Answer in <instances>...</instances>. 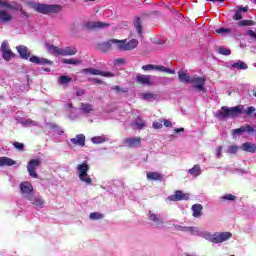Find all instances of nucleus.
I'll list each match as a JSON object with an SVG mask.
<instances>
[{"label": "nucleus", "mask_w": 256, "mask_h": 256, "mask_svg": "<svg viewBox=\"0 0 256 256\" xmlns=\"http://www.w3.org/2000/svg\"><path fill=\"white\" fill-rule=\"evenodd\" d=\"M115 46L119 51H132V49H135L137 45H139V41L137 39H132L127 42V40H118L114 41Z\"/></svg>", "instance_id": "5"}, {"label": "nucleus", "mask_w": 256, "mask_h": 256, "mask_svg": "<svg viewBox=\"0 0 256 256\" xmlns=\"http://www.w3.org/2000/svg\"><path fill=\"white\" fill-rule=\"evenodd\" d=\"M131 125H132V127H134V129H144L145 121H143L141 118H138L137 120L132 122Z\"/></svg>", "instance_id": "39"}, {"label": "nucleus", "mask_w": 256, "mask_h": 256, "mask_svg": "<svg viewBox=\"0 0 256 256\" xmlns=\"http://www.w3.org/2000/svg\"><path fill=\"white\" fill-rule=\"evenodd\" d=\"M247 11H249V7H247V6L238 7V10L236 11L235 15L233 16V19L235 21H241V19H243V14H241V13H247Z\"/></svg>", "instance_id": "28"}, {"label": "nucleus", "mask_w": 256, "mask_h": 256, "mask_svg": "<svg viewBox=\"0 0 256 256\" xmlns=\"http://www.w3.org/2000/svg\"><path fill=\"white\" fill-rule=\"evenodd\" d=\"M178 77H179L181 83H191V78L193 76H189V75H187V73L185 71L181 70L178 72Z\"/></svg>", "instance_id": "34"}, {"label": "nucleus", "mask_w": 256, "mask_h": 256, "mask_svg": "<svg viewBox=\"0 0 256 256\" xmlns=\"http://www.w3.org/2000/svg\"><path fill=\"white\" fill-rule=\"evenodd\" d=\"M16 49L22 59H29V57H31V52H29L26 46L20 45L17 46Z\"/></svg>", "instance_id": "24"}, {"label": "nucleus", "mask_w": 256, "mask_h": 256, "mask_svg": "<svg viewBox=\"0 0 256 256\" xmlns=\"http://www.w3.org/2000/svg\"><path fill=\"white\" fill-rule=\"evenodd\" d=\"M41 165L40 159H31L27 165V171L30 175V177H33L34 179H37V167Z\"/></svg>", "instance_id": "9"}, {"label": "nucleus", "mask_w": 256, "mask_h": 256, "mask_svg": "<svg viewBox=\"0 0 256 256\" xmlns=\"http://www.w3.org/2000/svg\"><path fill=\"white\" fill-rule=\"evenodd\" d=\"M104 27H109V24L103 22H86L84 24V29H103Z\"/></svg>", "instance_id": "20"}, {"label": "nucleus", "mask_w": 256, "mask_h": 256, "mask_svg": "<svg viewBox=\"0 0 256 256\" xmlns=\"http://www.w3.org/2000/svg\"><path fill=\"white\" fill-rule=\"evenodd\" d=\"M215 156L217 157V159H221V157H223V148L221 146H218L215 149Z\"/></svg>", "instance_id": "49"}, {"label": "nucleus", "mask_w": 256, "mask_h": 256, "mask_svg": "<svg viewBox=\"0 0 256 256\" xmlns=\"http://www.w3.org/2000/svg\"><path fill=\"white\" fill-rule=\"evenodd\" d=\"M47 49L48 53H51V55H61L62 57L77 55V47L75 46L59 48L55 45H49Z\"/></svg>", "instance_id": "3"}, {"label": "nucleus", "mask_w": 256, "mask_h": 256, "mask_svg": "<svg viewBox=\"0 0 256 256\" xmlns=\"http://www.w3.org/2000/svg\"><path fill=\"white\" fill-rule=\"evenodd\" d=\"M77 97H81L82 95H85V90H79L76 92Z\"/></svg>", "instance_id": "57"}, {"label": "nucleus", "mask_w": 256, "mask_h": 256, "mask_svg": "<svg viewBox=\"0 0 256 256\" xmlns=\"http://www.w3.org/2000/svg\"><path fill=\"white\" fill-rule=\"evenodd\" d=\"M28 201H30L31 205H33L35 209H43V207H45V200L43 197L35 193Z\"/></svg>", "instance_id": "14"}, {"label": "nucleus", "mask_w": 256, "mask_h": 256, "mask_svg": "<svg viewBox=\"0 0 256 256\" xmlns=\"http://www.w3.org/2000/svg\"><path fill=\"white\" fill-rule=\"evenodd\" d=\"M11 19H13V16L5 11V10H0V22L1 23H9V21H11Z\"/></svg>", "instance_id": "31"}, {"label": "nucleus", "mask_w": 256, "mask_h": 256, "mask_svg": "<svg viewBox=\"0 0 256 256\" xmlns=\"http://www.w3.org/2000/svg\"><path fill=\"white\" fill-rule=\"evenodd\" d=\"M218 53H220V55H231V50L225 47H219Z\"/></svg>", "instance_id": "47"}, {"label": "nucleus", "mask_w": 256, "mask_h": 256, "mask_svg": "<svg viewBox=\"0 0 256 256\" xmlns=\"http://www.w3.org/2000/svg\"><path fill=\"white\" fill-rule=\"evenodd\" d=\"M134 27H135L138 35H141V33H142L141 19L137 18L135 20Z\"/></svg>", "instance_id": "43"}, {"label": "nucleus", "mask_w": 256, "mask_h": 256, "mask_svg": "<svg viewBox=\"0 0 256 256\" xmlns=\"http://www.w3.org/2000/svg\"><path fill=\"white\" fill-rule=\"evenodd\" d=\"M73 81V78L63 75L58 77V83L59 85H62V87H69V83Z\"/></svg>", "instance_id": "30"}, {"label": "nucleus", "mask_w": 256, "mask_h": 256, "mask_svg": "<svg viewBox=\"0 0 256 256\" xmlns=\"http://www.w3.org/2000/svg\"><path fill=\"white\" fill-rule=\"evenodd\" d=\"M94 83H99L101 85V83H103V81H101L100 79H94Z\"/></svg>", "instance_id": "60"}, {"label": "nucleus", "mask_w": 256, "mask_h": 256, "mask_svg": "<svg viewBox=\"0 0 256 256\" xmlns=\"http://www.w3.org/2000/svg\"><path fill=\"white\" fill-rule=\"evenodd\" d=\"M240 149H242V151H246V153H256V145L251 142L242 144Z\"/></svg>", "instance_id": "29"}, {"label": "nucleus", "mask_w": 256, "mask_h": 256, "mask_svg": "<svg viewBox=\"0 0 256 256\" xmlns=\"http://www.w3.org/2000/svg\"><path fill=\"white\" fill-rule=\"evenodd\" d=\"M103 217H105V216L99 212H93L89 215V219H91L92 221H97L99 219H103Z\"/></svg>", "instance_id": "42"}, {"label": "nucleus", "mask_w": 256, "mask_h": 256, "mask_svg": "<svg viewBox=\"0 0 256 256\" xmlns=\"http://www.w3.org/2000/svg\"><path fill=\"white\" fill-rule=\"evenodd\" d=\"M142 71H160L162 73H169L170 75H175V70L165 68V66H159L155 64H147L142 66Z\"/></svg>", "instance_id": "7"}, {"label": "nucleus", "mask_w": 256, "mask_h": 256, "mask_svg": "<svg viewBox=\"0 0 256 256\" xmlns=\"http://www.w3.org/2000/svg\"><path fill=\"white\" fill-rule=\"evenodd\" d=\"M188 173L192 177H199V175H201V166L199 164L194 165L191 169L188 170Z\"/></svg>", "instance_id": "35"}, {"label": "nucleus", "mask_w": 256, "mask_h": 256, "mask_svg": "<svg viewBox=\"0 0 256 256\" xmlns=\"http://www.w3.org/2000/svg\"><path fill=\"white\" fill-rule=\"evenodd\" d=\"M237 151H239V147L236 146V145H231L226 150V153H230L231 155H235V153H237Z\"/></svg>", "instance_id": "46"}, {"label": "nucleus", "mask_w": 256, "mask_h": 256, "mask_svg": "<svg viewBox=\"0 0 256 256\" xmlns=\"http://www.w3.org/2000/svg\"><path fill=\"white\" fill-rule=\"evenodd\" d=\"M70 142L73 145H79L80 147H85V136L83 134L76 135L75 138H71Z\"/></svg>", "instance_id": "26"}, {"label": "nucleus", "mask_w": 256, "mask_h": 256, "mask_svg": "<svg viewBox=\"0 0 256 256\" xmlns=\"http://www.w3.org/2000/svg\"><path fill=\"white\" fill-rule=\"evenodd\" d=\"M189 199V194L183 193V191L178 190L173 195L168 197V201H187Z\"/></svg>", "instance_id": "17"}, {"label": "nucleus", "mask_w": 256, "mask_h": 256, "mask_svg": "<svg viewBox=\"0 0 256 256\" xmlns=\"http://www.w3.org/2000/svg\"><path fill=\"white\" fill-rule=\"evenodd\" d=\"M31 7L34 9V11L42 13L43 15H47L49 13H59V11H61V6L59 5L32 3Z\"/></svg>", "instance_id": "4"}, {"label": "nucleus", "mask_w": 256, "mask_h": 256, "mask_svg": "<svg viewBox=\"0 0 256 256\" xmlns=\"http://www.w3.org/2000/svg\"><path fill=\"white\" fill-rule=\"evenodd\" d=\"M46 129H50L51 131H56L57 125H55L53 123H48V124H46Z\"/></svg>", "instance_id": "54"}, {"label": "nucleus", "mask_w": 256, "mask_h": 256, "mask_svg": "<svg viewBox=\"0 0 256 256\" xmlns=\"http://www.w3.org/2000/svg\"><path fill=\"white\" fill-rule=\"evenodd\" d=\"M148 219L152 221L156 225V227L161 228L163 226V217L159 213H155L153 211L148 212Z\"/></svg>", "instance_id": "15"}, {"label": "nucleus", "mask_w": 256, "mask_h": 256, "mask_svg": "<svg viewBox=\"0 0 256 256\" xmlns=\"http://www.w3.org/2000/svg\"><path fill=\"white\" fill-rule=\"evenodd\" d=\"M256 109L253 106L248 107L243 113L246 115H251V113H255Z\"/></svg>", "instance_id": "53"}, {"label": "nucleus", "mask_w": 256, "mask_h": 256, "mask_svg": "<svg viewBox=\"0 0 256 256\" xmlns=\"http://www.w3.org/2000/svg\"><path fill=\"white\" fill-rule=\"evenodd\" d=\"M44 71H51V69H49V68H45V69H44Z\"/></svg>", "instance_id": "62"}, {"label": "nucleus", "mask_w": 256, "mask_h": 256, "mask_svg": "<svg viewBox=\"0 0 256 256\" xmlns=\"http://www.w3.org/2000/svg\"><path fill=\"white\" fill-rule=\"evenodd\" d=\"M220 199H222V201H235L237 197L233 194H224L220 197Z\"/></svg>", "instance_id": "44"}, {"label": "nucleus", "mask_w": 256, "mask_h": 256, "mask_svg": "<svg viewBox=\"0 0 256 256\" xmlns=\"http://www.w3.org/2000/svg\"><path fill=\"white\" fill-rule=\"evenodd\" d=\"M233 69H247V64L243 61H238L232 64Z\"/></svg>", "instance_id": "41"}, {"label": "nucleus", "mask_w": 256, "mask_h": 256, "mask_svg": "<svg viewBox=\"0 0 256 256\" xmlns=\"http://www.w3.org/2000/svg\"><path fill=\"white\" fill-rule=\"evenodd\" d=\"M175 133H183V131H185L184 128H176L174 129Z\"/></svg>", "instance_id": "59"}, {"label": "nucleus", "mask_w": 256, "mask_h": 256, "mask_svg": "<svg viewBox=\"0 0 256 256\" xmlns=\"http://www.w3.org/2000/svg\"><path fill=\"white\" fill-rule=\"evenodd\" d=\"M62 63H65L66 65H79L81 64V60L75 59V58H72V59L64 58L62 59Z\"/></svg>", "instance_id": "40"}, {"label": "nucleus", "mask_w": 256, "mask_h": 256, "mask_svg": "<svg viewBox=\"0 0 256 256\" xmlns=\"http://www.w3.org/2000/svg\"><path fill=\"white\" fill-rule=\"evenodd\" d=\"M153 79H155V77L151 75L138 74L136 76L137 83H139L140 85H146L147 87H151L155 85V82H153Z\"/></svg>", "instance_id": "10"}, {"label": "nucleus", "mask_w": 256, "mask_h": 256, "mask_svg": "<svg viewBox=\"0 0 256 256\" xmlns=\"http://www.w3.org/2000/svg\"><path fill=\"white\" fill-rule=\"evenodd\" d=\"M183 233H190V235H195L196 237H202L206 241L210 243H215L216 245L219 243H225V241H229L230 237H233L231 232H216L211 233L209 231H200L197 227H189L182 228Z\"/></svg>", "instance_id": "1"}, {"label": "nucleus", "mask_w": 256, "mask_h": 256, "mask_svg": "<svg viewBox=\"0 0 256 256\" xmlns=\"http://www.w3.org/2000/svg\"><path fill=\"white\" fill-rule=\"evenodd\" d=\"M114 67H119V65H125V58H117L113 61Z\"/></svg>", "instance_id": "48"}, {"label": "nucleus", "mask_w": 256, "mask_h": 256, "mask_svg": "<svg viewBox=\"0 0 256 256\" xmlns=\"http://www.w3.org/2000/svg\"><path fill=\"white\" fill-rule=\"evenodd\" d=\"M91 141L92 143H94V145H101V143H105L106 141H109V139L107 138V136L102 135L92 137Z\"/></svg>", "instance_id": "36"}, {"label": "nucleus", "mask_w": 256, "mask_h": 256, "mask_svg": "<svg viewBox=\"0 0 256 256\" xmlns=\"http://www.w3.org/2000/svg\"><path fill=\"white\" fill-rule=\"evenodd\" d=\"M113 89H115L116 91H121V88H119V86H115Z\"/></svg>", "instance_id": "61"}, {"label": "nucleus", "mask_w": 256, "mask_h": 256, "mask_svg": "<svg viewBox=\"0 0 256 256\" xmlns=\"http://www.w3.org/2000/svg\"><path fill=\"white\" fill-rule=\"evenodd\" d=\"M20 192L22 197L28 201L34 195L35 190L33 189L31 182L26 181L20 184Z\"/></svg>", "instance_id": "6"}, {"label": "nucleus", "mask_w": 256, "mask_h": 256, "mask_svg": "<svg viewBox=\"0 0 256 256\" xmlns=\"http://www.w3.org/2000/svg\"><path fill=\"white\" fill-rule=\"evenodd\" d=\"M175 228H176L178 231H183V229L188 228V226H179V225H176Z\"/></svg>", "instance_id": "58"}, {"label": "nucleus", "mask_w": 256, "mask_h": 256, "mask_svg": "<svg viewBox=\"0 0 256 256\" xmlns=\"http://www.w3.org/2000/svg\"><path fill=\"white\" fill-rule=\"evenodd\" d=\"M233 131V137L236 135H243V133H248V135H251V133H255L256 128L255 126H251L249 124L241 126L240 128L234 129Z\"/></svg>", "instance_id": "11"}, {"label": "nucleus", "mask_w": 256, "mask_h": 256, "mask_svg": "<svg viewBox=\"0 0 256 256\" xmlns=\"http://www.w3.org/2000/svg\"><path fill=\"white\" fill-rule=\"evenodd\" d=\"M216 33H221V34L231 33V29H228V28H218L216 30Z\"/></svg>", "instance_id": "52"}, {"label": "nucleus", "mask_w": 256, "mask_h": 256, "mask_svg": "<svg viewBox=\"0 0 256 256\" xmlns=\"http://www.w3.org/2000/svg\"><path fill=\"white\" fill-rule=\"evenodd\" d=\"M0 51H2V57L5 61H11L13 59V52L9 48V43L4 41L2 42Z\"/></svg>", "instance_id": "13"}, {"label": "nucleus", "mask_w": 256, "mask_h": 256, "mask_svg": "<svg viewBox=\"0 0 256 256\" xmlns=\"http://www.w3.org/2000/svg\"><path fill=\"white\" fill-rule=\"evenodd\" d=\"M141 99L143 101H157L159 99V94L151 93V92H144L140 94Z\"/></svg>", "instance_id": "25"}, {"label": "nucleus", "mask_w": 256, "mask_h": 256, "mask_svg": "<svg viewBox=\"0 0 256 256\" xmlns=\"http://www.w3.org/2000/svg\"><path fill=\"white\" fill-rule=\"evenodd\" d=\"M250 25H253L251 20H241L237 23L238 27H249Z\"/></svg>", "instance_id": "45"}, {"label": "nucleus", "mask_w": 256, "mask_h": 256, "mask_svg": "<svg viewBox=\"0 0 256 256\" xmlns=\"http://www.w3.org/2000/svg\"><path fill=\"white\" fill-rule=\"evenodd\" d=\"M13 146L17 151H23L25 149V145H23V143L14 142Z\"/></svg>", "instance_id": "50"}, {"label": "nucleus", "mask_w": 256, "mask_h": 256, "mask_svg": "<svg viewBox=\"0 0 256 256\" xmlns=\"http://www.w3.org/2000/svg\"><path fill=\"white\" fill-rule=\"evenodd\" d=\"M115 41H119V40L112 39L107 42L101 43L99 45V49L104 52L111 51V49H117V47L115 46Z\"/></svg>", "instance_id": "19"}, {"label": "nucleus", "mask_w": 256, "mask_h": 256, "mask_svg": "<svg viewBox=\"0 0 256 256\" xmlns=\"http://www.w3.org/2000/svg\"><path fill=\"white\" fill-rule=\"evenodd\" d=\"M0 5L1 7H7V9H11V6L9 5V3L7 1H2L0 0Z\"/></svg>", "instance_id": "55"}, {"label": "nucleus", "mask_w": 256, "mask_h": 256, "mask_svg": "<svg viewBox=\"0 0 256 256\" xmlns=\"http://www.w3.org/2000/svg\"><path fill=\"white\" fill-rule=\"evenodd\" d=\"M214 117L217 119H227V117H230L229 107L223 106L220 110L214 113Z\"/></svg>", "instance_id": "22"}, {"label": "nucleus", "mask_w": 256, "mask_h": 256, "mask_svg": "<svg viewBox=\"0 0 256 256\" xmlns=\"http://www.w3.org/2000/svg\"><path fill=\"white\" fill-rule=\"evenodd\" d=\"M244 106L238 105L232 108H228L229 114L231 115H239V113H243Z\"/></svg>", "instance_id": "37"}, {"label": "nucleus", "mask_w": 256, "mask_h": 256, "mask_svg": "<svg viewBox=\"0 0 256 256\" xmlns=\"http://www.w3.org/2000/svg\"><path fill=\"white\" fill-rule=\"evenodd\" d=\"M66 109L69 112L68 114L69 119H71L72 121H75V119H79V116L81 115V113H79V110H77V108L73 107L72 103H68L66 106Z\"/></svg>", "instance_id": "18"}, {"label": "nucleus", "mask_w": 256, "mask_h": 256, "mask_svg": "<svg viewBox=\"0 0 256 256\" xmlns=\"http://www.w3.org/2000/svg\"><path fill=\"white\" fill-rule=\"evenodd\" d=\"M20 125H23V127H36L38 124L37 122L29 119V118H22L19 120Z\"/></svg>", "instance_id": "32"}, {"label": "nucleus", "mask_w": 256, "mask_h": 256, "mask_svg": "<svg viewBox=\"0 0 256 256\" xmlns=\"http://www.w3.org/2000/svg\"><path fill=\"white\" fill-rule=\"evenodd\" d=\"M30 63H34L35 65H51V61L47 58H40L38 56H31L29 58Z\"/></svg>", "instance_id": "21"}, {"label": "nucleus", "mask_w": 256, "mask_h": 256, "mask_svg": "<svg viewBox=\"0 0 256 256\" xmlns=\"http://www.w3.org/2000/svg\"><path fill=\"white\" fill-rule=\"evenodd\" d=\"M17 162L9 157H0V167H13Z\"/></svg>", "instance_id": "27"}, {"label": "nucleus", "mask_w": 256, "mask_h": 256, "mask_svg": "<svg viewBox=\"0 0 256 256\" xmlns=\"http://www.w3.org/2000/svg\"><path fill=\"white\" fill-rule=\"evenodd\" d=\"M147 179L150 181H161V174L159 172H148Z\"/></svg>", "instance_id": "38"}, {"label": "nucleus", "mask_w": 256, "mask_h": 256, "mask_svg": "<svg viewBox=\"0 0 256 256\" xmlns=\"http://www.w3.org/2000/svg\"><path fill=\"white\" fill-rule=\"evenodd\" d=\"M190 83H193L195 89H198V91H204L205 89V78L200 76H192Z\"/></svg>", "instance_id": "16"}, {"label": "nucleus", "mask_w": 256, "mask_h": 256, "mask_svg": "<svg viewBox=\"0 0 256 256\" xmlns=\"http://www.w3.org/2000/svg\"><path fill=\"white\" fill-rule=\"evenodd\" d=\"M93 112V106L89 103H81L79 107L80 115H89V113Z\"/></svg>", "instance_id": "23"}, {"label": "nucleus", "mask_w": 256, "mask_h": 256, "mask_svg": "<svg viewBox=\"0 0 256 256\" xmlns=\"http://www.w3.org/2000/svg\"><path fill=\"white\" fill-rule=\"evenodd\" d=\"M193 217L199 218L203 212V206L201 204H194L192 206Z\"/></svg>", "instance_id": "33"}, {"label": "nucleus", "mask_w": 256, "mask_h": 256, "mask_svg": "<svg viewBox=\"0 0 256 256\" xmlns=\"http://www.w3.org/2000/svg\"><path fill=\"white\" fill-rule=\"evenodd\" d=\"M89 162L84 161L76 166V173L78 175V178L82 183H85V185H93V178H91V175H89Z\"/></svg>", "instance_id": "2"}, {"label": "nucleus", "mask_w": 256, "mask_h": 256, "mask_svg": "<svg viewBox=\"0 0 256 256\" xmlns=\"http://www.w3.org/2000/svg\"><path fill=\"white\" fill-rule=\"evenodd\" d=\"M162 121H163L165 127H171L172 124H171L170 120H162Z\"/></svg>", "instance_id": "56"}, {"label": "nucleus", "mask_w": 256, "mask_h": 256, "mask_svg": "<svg viewBox=\"0 0 256 256\" xmlns=\"http://www.w3.org/2000/svg\"><path fill=\"white\" fill-rule=\"evenodd\" d=\"M154 129H162L163 128V120H159L158 122L153 123Z\"/></svg>", "instance_id": "51"}, {"label": "nucleus", "mask_w": 256, "mask_h": 256, "mask_svg": "<svg viewBox=\"0 0 256 256\" xmlns=\"http://www.w3.org/2000/svg\"><path fill=\"white\" fill-rule=\"evenodd\" d=\"M85 75H101V77H115L113 72L101 71L96 68H86L82 70Z\"/></svg>", "instance_id": "8"}, {"label": "nucleus", "mask_w": 256, "mask_h": 256, "mask_svg": "<svg viewBox=\"0 0 256 256\" xmlns=\"http://www.w3.org/2000/svg\"><path fill=\"white\" fill-rule=\"evenodd\" d=\"M124 145L131 149H138L141 147V137H128L124 139Z\"/></svg>", "instance_id": "12"}]
</instances>
